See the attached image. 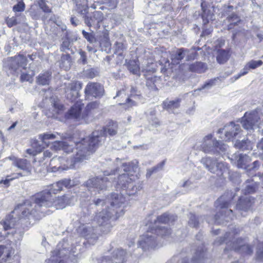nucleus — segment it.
Instances as JSON below:
<instances>
[{"mask_svg": "<svg viewBox=\"0 0 263 263\" xmlns=\"http://www.w3.org/2000/svg\"><path fill=\"white\" fill-rule=\"evenodd\" d=\"M138 163L136 160L128 163H123L120 167L110 173L107 171H104L103 177H93L88 179L85 182L84 185L92 195H96L97 193H103L111 185L110 180L111 178L109 179L107 176L115 175L116 173H121L123 170L128 173H123L119 175L117 188L122 190V191H125V194L128 196L134 195L138 190L141 189L140 185L137 187L135 184V179L137 177V175L134 176L132 174L137 171Z\"/></svg>", "mask_w": 263, "mask_h": 263, "instance_id": "f257e3e1", "label": "nucleus"}, {"mask_svg": "<svg viewBox=\"0 0 263 263\" xmlns=\"http://www.w3.org/2000/svg\"><path fill=\"white\" fill-rule=\"evenodd\" d=\"M189 224L191 227L197 228L199 225V221L198 218L196 216L192 213L190 214V220L189 221Z\"/></svg>", "mask_w": 263, "mask_h": 263, "instance_id": "6e6d98bb", "label": "nucleus"}, {"mask_svg": "<svg viewBox=\"0 0 263 263\" xmlns=\"http://www.w3.org/2000/svg\"><path fill=\"white\" fill-rule=\"evenodd\" d=\"M159 81L158 78L155 76H153L148 78L146 80V86L152 90H157L156 85L158 82Z\"/></svg>", "mask_w": 263, "mask_h": 263, "instance_id": "a19ab883", "label": "nucleus"}, {"mask_svg": "<svg viewBox=\"0 0 263 263\" xmlns=\"http://www.w3.org/2000/svg\"><path fill=\"white\" fill-rule=\"evenodd\" d=\"M84 75L87 78L93 79L99 74V71L97 68H88L84 70Z\"/></svg>", "mask_w": 263, "mask_h": 263, "instance_id": "37998d69", "label": "nucleus"}, {"mask_svg": "<svg viewBox=\"0 0 263 263\" xmlns=\"http://www.w3.org/2000/svg\"><path fill=\"white\" fill-rule=\"evenodd\" d=\"M181 99H177L172 101H165L163 102L164 108L170 112L175 113V109L180 107Z\"/></svg>", "mask_w": 263, "mask_h": 263, "instance_id": "cd10ccee", "label": "nucleus"}, {"mask_svg": "<svg viewBox=\"0 0 263 263\" xmlns=\"http://www.w3.org/2000/svg\"><path fill=\"white\" fill-rule=\"evenodd\" d=\"M25 8V3L22 0L18 1V3L13 7V11L15 12L24 11Z\"/></svg>", "mask_w": 263, "mask_h": 263, "instance_id": "603ef678", "label": "nucleus"}, {"mask_svg": "<svg viewBox=\"0 0 263 263\" xmlns=\"http://www.w3.org/2000/svg\"><path fill=\"white\" fill-rule=\"evenodd\" d=\"M165 161H163L162 162L158 164L156 166L151 168V170L152 171L153 173H156L158 171L162 170Z\"/></svg>", "mask_w": 263, "mask_h": 263, "instance_id": "0e129e2a", "label": "nucleus"}, {"mask_svg": "<svg viewBox=\"0 0 263 263\" xmlns=\"http://www.w3.org/2000/svg\"><path fill=\"white\" fill-rule=\"evenodd\" d=\"M234 196L233 193L230 192L224 194L218 198L215 202V205L220 211L215 215L212 221L208 219L207 222L209 223L214 222L217 224H223V221L227 222L232 220L233 217V211L231 209H228V208Z\"/></svg>", "mask_w": 263, "mask_h": 263, "instance_id": "423d86ee", "label": "nucleus"}, {"mask_svg": "<svg viewBox=\"0 0 263 263\" xmlns=\"http://www.w3.org/2000/svg\"><path fill=\"white\" fill-rule=\"evenodd\" d=\"M60 185L63 189V187L66 188H70L73 185V183L70 179L65 178L59 181Z\"/></svg>", "mask_w": 263, "mask_h": 263, "instance_id": "864d4df0", "label": "nucleus"}, {"mask_svg": "<svg viewBox=\"0 0 263 263\" xmlns=\"http://www.w3.org/2000/svg\"><path fill=\"white\" fill-rule=\"evenodd\" d=\"M260 119L259 112L257 110L246 112L241 119L242 125L245 129L251 132L258 128Z\"/></svg>", "mask_w": 263, "mask_h": 263, "instance_id": "f8f14e48", "label": "nucleus"}, {"mask_svg": "<svg viewBox=\"0 0 263 263\" xmlns=\"http://www.w3.org/2000/svg\"><path fill=\"white\" fill-rule=\"evenodd\" d=\"M242 130L239 124L234 123L233 122L224 126L223 128L218 129V134L224 133V137H220L225 140H230L241 135Z\"/></svg>", "mask_w": 263, "mask_h": 263, "instance_id": "4468645a", "label": "nucleus"}, {"mask_svg": "<svg viewBox=\"0 0 263 263\" xmlns=\"http://www.w3.org/2000/svg\"><path fill=\"white\" fill-rule=\"evenodd\" d=\"M50 198V195L48 193H43L38 199V202L33 203L34 209L30 210L28 209L27 210L22 208L23 210L22 212V215L20 217L21 224L27 223L31 224V220L37 219L41 217V215L39 209L43 207L50 208L54 207L55 209H62L66 205L71 203V198L69 195H64L59 196L56 198Z\"/></svg>", "mask_w": 263, "mask_h": 263, "instance_id": "7ed1b4c3", "label": "nucleus"}, {"mask_svg": "<svg viewBox=\"0 0 263 263\" xmlns=\"http://www.w3.org/2000/svg\"><path fill=\"white\" fill-rule=\"evenodd\" d=\"M99 43L101 47L109 48L111 44L109 38L108 32L106 30L102 33V35L99 37Z\"/></svg>", "mask_w": 263, "mask_h": 263, "instance_id": "c9c22d12", "label": "nucleus"}, {"mask_svg": "<svg viewBox=\"0 0 263 263\" xmlns=\"http://www.w3.org/2000/svg\"><path fill=\"white\" fill-rule=\"evenodd\" d=\"M71 44L72 42L70 41V39L66 37L61 45L60 50L62 52H65L67 50H70Z\"/></svg>", "mask_w": 263, "mask_h": 263, "instance_id": "de8ad7c7", "label": "nucleus"}, {"mask_svg": "<svg viewBox=\"0 0 263 263\" xmlns=\"http://www.w3.org/2000/svg\"><path fill=\"white\" fill-rule=\"evenodd\" d=\"M189 50L183 48L178 49L171 55L172 62L178 64L187 54Z\"/></svg>", "mask_w": 263, "mask_h": 263, "instance_id": "bb28decb", "label": "nucleus"}, {"mask_svg": "<svg viewBox=\"0 0 263 263\" xmlns=\"http://www.w3.org/2000/svg\"><path fill=\"white\" fill-rule=\"evenodd\" d=\"M138 245L143 250H146L149 248H155L158 246L157 239L156 234L151 228V231H148L139 241Z\"/></svg>", "mask_w": 263, "mask_h": 263, "instance_id": "2eb2a0df", "label": "nucleus"}, {"mask_svg": "<svg viewBox=\"0 0 263 263\" xmlns=\"http://www.w3.org/2000/svg\"><path fill=\"white\" fill-rule=\"evenodd\" d=\"M119 0H106V3L111 8H115L117 7Z\"/></svg>", "mask_w": 263, "mask_h": 263, "instance_id": "338daca9", "label": "nucleus"}, {"mask_svg": "<svg viewBox=\"0 0 263 263\" xmlns=\"http://www.w3.org/2000/svg\"><path fill=\"white\" fill-rule=\"evenodd\" d=\"M48 1L47 0H39L38 4L40 8L43 10V11L46 13L51 12V9L47 5Z\"/></svg>", "mask_w": 263, "mask_h": 263, "instance_id": "09e8293b", "label": "nucleus"}, {"mask_svg": "<svg viewBox=\"0 0 263 263\" xmlns=\"http://www.w3.org/2000/svg\"><path fill=\"white\" fill-rule=\"evenodd\" d=\"M256 259L258 261H263V242L260 243L258 245L256 253Z\"/></svg>", "mask_w": 263, "mask_h": 263, "instance_id": "3c124183", "label": "nucleus"}, {"mask_svg": "<svg viewBox=\"0 0 263 263\" xmlns=\"http://www.w3.org/2000/svg\"><path fill=\"white\" fill-rule=\"evenodd\" d=\"M103 87L98 83H89L85 89V97L90 99L91 97L100 98L103 95Z\"/></svg>", "mask_w": 263, "mask_h": 263, "instance_id": "f3484780", "label": "nucleus"}, {"mask_svg": "<svg viewBox=\"0 0 263 263\" xmlns=\"http://www.w3.org/2000/svg\"><path fill=\"white\" fill-rule=\"evenodd\" d=\"M238 232L233 231L227 232L223 237H217L214 242L215 246H219L225 242L227 247L224 249L234 250L242 254L251 255L253 253L252 247L247 243L246 238H236Z\"/></svg>", "mask_w": 263, "mask_h": 263, "instance_id": "20e7f679", "label": "nucleus"}, {"mask_svg": "<svg viewBox=\"0 0 263 263\" xmlns=\"http://www.w3.org/2000/svg\"><path fill=\"white\" fill-rule=\"evenodd\" d=\"M216 81V79L214 80H211L208 82L205 83L203 86L200 89V90L203 89L204 88H209L211 87L215 84V82Z\"/></svg>", "mask_w": 263, "mask_h": 263, "instance_id": "774afa93", "label": "nucleus"}, {"mask_svg": "<svg viewBox=\"0 0 263 263\" xmlns=\"http://www.w3.org/2000/svg\"><path fill=\"white\" fill-rule=\"evenodd\" d=\"M201 7L202 10V18L203 20V23L204 25L207 24L209 23V17L210 14V11L206 10V4L204 2H202L201 4Z\"/></svg>", "mask_w": 263, "mask_h": 263, "instance_id": "c03bdc74", "label": "nucleus"}, {"mask_svg": "<svg viewBox=\"0 0 263 263\" xmlns=\"http://www.w3.org/2000/svg\"><path fill=\"white\" fill-rule=\"evenodd\" d=\"M82 84L79 81L69 83L65 90L67 98L73 101L78 98L79 91L82 88Z\"/></svg>", "mask_w": 263, "mask_h": 263, "instance_id": "412c9836", "label": "nucleus"}, {"mask_svg": "<svg viewBox=\"0 0 263 263\" xmlns=\"http://www.w3.org/2000/svg\"><path fill=\"white\" fill-rule=\"evenodd\" d=\"M79 54H80V57L78 60V62L83 65L87 64V57L86 52L81 49L79 51Z\"/></svg>", "mask_w": 263, "mask_h": 263, "instance_id": "5fc2aeb1", "label": "nucleus"}, {"mask_svg": "<svg viewBox=\"0 0 263 263\" xmlns=\"http://www.w3.org/2000/svg\"><path fill=\"white\" fill-rule=\"evenodd\" d=\"M97 229L90 225H83L80 227L78 232L87 240V242L93 245L99 237V233Z\"/></svg>", "mask_w": 263, "mask_h": 263, "instance_id": "dca6fc26", "label": "nucleus"}, {"mask_svg": "<svg viewBox=\"0 0 263 263\" xmlns=\"http://www.w3.org/2000/svg\"><path fill=\"white\" fill-rule=\"evenodd\" d=\"M114 48L115 53L123 57V52L126 49L127 47L123 43L117 42L114 45Z\"/></svg>", "mask_w": 263, "mask_h": 263, "instance_id": "79ce46f5", "label": "nucleus"}, {"mask_svg": "<svg viewBox=\"0 0 263 263\" xmlns=\"http://www.w3.org/2000/svg\"><path fill=\"white\" fill-rule=\"evenodd\" d=\"M55 138V135L53 134L46 133L44 134H41L39 136V139L40 141H38L39 143L43 146H44V148L46 146H48L49 142L47 141L49 139H54Z\"/></svg>", "mask_w": 263, "mask_h": 263, "instance_id": "f704fd0d", "label": "nucleus"}, {"mask_svg": "<svg viewBox=\"0 0 263 263\" xmlns=\"http://www.w3.org/2000/svg\"><path fill=\"white\" fill-rule=\"evenodd\" d=\"M152 215H149L146 218L147 219V223L146 225L149 224V227L152 226H159V224H166L170 222H173L175 220L176 216L174 215H170L167 213H165L160 216H159L157 218L152 219Z\"/></svg>", "mask_w": 263, "mask_h": 263, "instance_id": "a211bd4d", "label": "nucleus"}, {"mask_svg": "<svg viewBox=\"0 0 263 263\" xmlns=\"http://www.w3.org/2000/svg\"><path fill=\"white\" fill-rule=\"evenodd\" d=\"M14 219L13 218H8V217L3 222V226L4 230L7 231L11 230L14 227L13 223Z\"/></svg>", "mask_w": 263, "mask_h": 263, "instance_id": "8fccbe9b", "label": "nucleus"}, {"mask_svg": "<svg viewBox=\"0 0 263 263\" xmlns=\"http://www.w3.org/2000/svg\"><path fill=\"white\" fill-rule=\"evenodd\" d=\"M27 63V58L23 55H19L9 59L6 63V67L8 69L10 73L15 74L18 73L20 68L25 69Z\"/></svg>", "mask_w": 263, "mask_h": 263, "instance_id": "ddd939ff", "label": "nucleus"}, {"mask_svg": "<svg viewBox=\"0 0 263 263\" xmlns=\"http://www.w3.org/2000/svg\"><path fill=\"white\" fill-rule=\"evenodd\" d=\"M154 233L158 236L166 237L171 233V231L167 227L152 226L151 227Z\"/></svg>", "mask_w": 263, "mask_h": 263, "instance_id": "7c9ffc66", "label": "nucleus"}, {"mask_svg": "<svg viewBox=\"0 0 263 263\" xmlns=\"http://www.w3.org/2000/svg\"><path fill=\"white\" fill-rule=\"evenodd\" d=\"M71 64V57L69 54H62L61 58L60 65L65 70L70 68Z\"/></svg>", "mask_w": 263, "mask_h": 263, "instance_id": "4c0bfd02", "label": "nucleus"}, {"mask_svg": "<svg viewBox=\"0 0 263 263\" xmlns=\"http://www.w3.org/2000/svg\"><path fill=\"white\" fill-rule=\"evenodd\" d=\"M63 189L60 185V183L59 182V181L53 183L51 185H50L49 186H48V189L45 190L44 191H43L42 192H40V193H38L34 198V202L36 203L38 202V199L40 197V195H41L43 193H48L50 195V198H52L53 197V194H57L60 191H62Z\"/></svg>", "mask_w": 263, "mask_h": 263, "instance_id": "b1692460", "label": "nucleus"}, {"mask_svg": "<svg viewBox=\"0 0 263 263\" xmlns=\"http://www.w3.org/2000/svg\"><path fill=\"white\" fill-rule=\"evenodd\" d=\"M165 161H163L162 162L158 164L156 166L151 168V170L152 171L153 173H156L158 171L162 170Z\"/></svg>", "mask_w": 263, "mask_h": 263, "instance_id": "69168bd1", "label": "nucleus"}, {"mask_svg": "<svg viewBox=\"0 0 263 263\" xmlns=\"http://www.w3.org/2000/svg\"><path fill=\"white\" fill-rule=\"evenodd\" d=\"M257 148L259 152L260 158L263 160V138L257 143Z\"/></svg>", "mask_w": 263, "mask_h": 263, "instance_id": "680f3d73", "label": "nucleus"}, {"mask_svg": "<svg viewBox=\"0 0 263 263\" xmlns=\"http://www.w3.org/2000/svg\"><path fill=\"white\" fill-rule=\"evenodd\" d=\"M250 70V68L247 65V64L245 65L244 68L240 71V72L237 74V75H235L233 77V78L234 79V80H237L239 78H240L241 76H243L248 73L249 70Z\"/></svg>", "mask_w": 263, "mask_h": 263, "instance_id": "13d9d810", "label": "nucleus"}, {"mask_svg": "<svg viewBox=\"0 0 263 263\" xmlns=\"http://www.w3.org/2000/svg\"><path fill=\"white\" fill-rule=\"evenodd\" d=\"M254 199L250 197H246L239 199L236 205V210L242 216H246L247 213L252 210Z\"/></svg>", "mask_w": 263, "mask_h": 263, "instance_id": "6ab92c4d", "label": "nucleus"}, {"mask_svg": "<svg viewBox=\"0 0 263 263\" xmlns=\"http://www.w3.org/2000/svg\"><path fill=\"white\" fill-rule=\"evenodd\" d=\"M117 134V125L103 127L101 130H95L90 136L83 138L80 141L76 143V154L73 158H70L67 161V164L62 167L61 165H54L57 163H62L65 161L63 158H54L50 161V166L52 172L65 170L74 167V164L85 159L92 154L96 149L101 145L105 139L107 134L114 136Z\"/></svg>", "mask_w": 263, "mask_h": 263, "instance_id": "f03ea898", "label": "nucleus"}, {"mask_svg": "<svg viewBox=\"0 0 263 263\" xmlns=\"http://www.w3.org/2000/svg\"><path fill=\"white\" fill-rule=\"evenodd\" d=\"M189 69L191 72L202 73L206 69V66L205 63L200 62H196L189 66Z\"/></svg>", "mask_w": 263, "mask_h": 263, "instance_id": "2f4dec72", "label": "nucleus"}, {"mask_svg": "<svg viewBox=\"0 0 263 263\" xmlns=\"http://www.w3.org/2000/svg\"><path fill=\"white\" fill-rule=\"evenodd\" d=\"M10 159L13 160V165L23 170L24 174L21 173L22 176H26L30 173L31 166L29 162L25 159H19L13 157H10Z\"/></svg>", "mask_w": 263, "mask_h": 263, "instance_id": "4be33fe9", "label": "nucleus"}, {"mask_svg": "<svg viewBox=\"0 0 263 263\" xmlns=\"http://www.w3.org/2000/svg\"><path fill=\"white\" fill-rule=\"evenodd\" d=\"M127 253L125 250L118 248L112 253L113 261L114 263H124L126 261Z\"/></svg>", "mask_w": 263, "mask_h": 263, "instance_id": "393cba45", "label": "nucleus"}, {"mask_svg": "<svg viewBox=\"0 0 263 263\" xmlns=\"http://www.w3.org/2000/svg\"><path fill=\"white\" fill-rule=\"evenodd\" d=\"M227 20L230 24L228 26V30H231L234 28L238 23L241 22L240 18L235 14H232L228 16Z\"/></svg>", "mask_w": 263, "mask_h": 263, "instance_id": "58836bf2", "label": "nucleus"}, {"mask_svg": "<svg viewBox=\"0 0 263 263\" xmlns=\"http://www.w3.org/2000/svg\"><path fill=\"white\" fill-rule=\"evenodd\" d=\"M82 33L85 39L90 43L93 44L97 42L93 32H88L83 30Z\"/></svg>", "mask_w": 263, "mask_h": 263, "instance_id": "49530a36", "label": "nucleus"}, {"mask_svg": "<svg viewBox=\"0 0 263 263\" xmlns=\"http://www.w3.org/2000/svg\"><path fill=\"white\" fill-rule=\"evenodd\" d=\"M228 148L227 145L213 138L212 134H209L204 137L200 146L202 151L211 154L224 153L227 151Z\"/></svg>", "mask_w": 263, "mask_h": 263, "instance_id": "9d476101", "label": "nucleus"}, {"mask_svg": "<svg viewBox=\"0 0 263 263\" xmlns=\"http://www.w3.org/2000/svg\"><path fill=\"white\" fill-rule=\"evenodd\" d=\"M207 255L202 247L199 248L193 256L191 263H205ZM181 263H189L187 258H183Z\"/></svg>", "mask_w": 263, "mask_h": 263, "instance_id": "5701e85b", "label": "nucleus"}, {"mask_svg": "<svg viewBox=\"0 0 263 263\" xmlns=\"http://www.w3.org/2000/svg\"><path fill=\"white\" fill-rule=\"evenodd\" d=\"M67 246L66 242L59 243L55 249L51 252L50 258L46 261V263H76L74 252L69 251L67 249Z\"/></svg>", "mask_w": 263, "mask_h": 263, "instance_id": "1a4fd4ad", "label": "nucleus"}, {"mask_svg": "<svg viewBox=\"0 0 263 263\" xmlns=\"http://www.w3.org/2000/svg\"><path fill=\"white\" fill-rule=\"evenodd\" d=\"M52 147L55 151L63 150L66 153L72 152L73 149L72 146L67 144L66 142L56 141L52 143Z\"/></svg>", "mask_w": 263, "mask_h": 263, "instance_id": "a878e982", "label": "nucleus"}, {"mask_svg": "<svg viewBox=\"0 0 263 263\" xmlns=\"http://www.w3.org/2000/svg\"><path fill=\"white\" fill-rule=\"evenodd\" d=\"M98 263H114V262L111 257L104 256L98 260Z\"/></svg>", "mask_w": 263, "mask_h": 263, "instance_id": "e2e57ef3", "label": "nucleus"}, {"mask_svg": "<svg viewBox=\"0 0 263 263\" xmlns=\"http://www.w3.org/2000/svg\"><path fill=\"white\" fill-rule=\"evenodd\" d=\"M124 213L123 209L110 208L107 205V208L96 214L93 221L101 227L100 231L103 233H107L112 227V222L123 215Z\"/></svg>", "mask_w": 263, "mask_h": 263, "instance_id": "39448f33", "label": "nucleus"}, {"mask_svg": "<svg viewBox=\"0 0 263 263\" xmlns=\"http://www.w3.org/2000/svg\"><path fill=\"white\" fill-rule=\"evenodd\" d=\"M33 149H27L26 150V152L30 155L35 156L37 154V153L41 152L43 149L44 148V146L41 145L39 142L37 140H34L31 143Z\"/></svg>", "mask_w": 263, "mask_h": 263, "instance_id": "72a5a7b5", "label": "nucleus"}, {"mask_svg": "<svg viewBox=\"0 0 263 263\" xmlns=\"http://www.w3.org/2000/svg\"><path fill=\"white\" fill-rule=\"evenodd\" d=\"M92 203H89V207L85 206L83 208V212L85 216L89 215L91 212L89 211V209H93L94 206H104L106 205V208L109 204L110 208H114L116 209H120L122 206L124 207V204L125 202V198L122 194L119 195L117 193L111 194L110 196L104 198H97L93 199L92 200Z\"/></svg>", "mask_w": 263, "mask_h": 263, "instance_id": "6e6552de", "label": "nucleus"}, {"mask_svg": "<svg viewBox=\"0 0 263 263\" xmlns=\"http://www.w3.org/2000/svg\"><path fill=\"white\" fill-rule=\"evenodd\" d=\"M51 72L45 71L40 73L37 78V82L42 85H48L51 80Z\"/></svg>", "mask_w": 263, "mask_h": 263, "instance_id": "473e14b6", "label": "nucleus"}, {"mask_svg": "<svg viewBox=\"0 0 263 263\" xmlns=\"http://www.w3.org/2000/svg\"><path fill=\"white\" fill-rule=\"evenodd\" d=\"M25 231V229L24 228H23V230H21L20 229H17V230L14 231L13 230H12L11 233L12 235L15 236V237L17 239H20L22 237L24 234V232Z\"/></svg>", "mask_w": 263, "mask_h": 263, "instance_id": "bf43d9fd", "label": "nucleus"}, {"mask_svg": "<svg viewBox=\"0 0 263 263\" xmlns=\"http://www.w3.org/2000/svg\"><path fill=\"white\" fill-rule=\"evenodd\" d=\"M104 19L103 14L101 11H95L92 16H85L84 22L88 27H94L96 29H98L100 27V23Z\"/></svg>", "mask_w": 263, "mask_h": 263, "instance_id": "aec40b11", "label": "nucleus"}, {"mask_svg": "<svg viewBox=\"0 0 263 263\" xmlns=\"http://www.w3.org/2000/svg\"><path fill=\"white\" fill-rule=\"evenodd\" d=\"M234 146L236 148L242 151L251 150L253 148V143L247 139L241 141L237 140L234 144Z\"/></svg>", "mask_w": 263, "mask_h": 263, "instance_id": "c85d7f7f", "label": "nucleus"}, {"mask_svg": "<svg viewBox=\"0 0 263 263\" xmlns=\"http://www.w3.org/2000/svg\"><path fill=\"white\" fill-rule=\"evenodd\" d=\"M262 61L261 60L258 61H254L251 60V61L247 63V65H248L250 69H254L262 65Z\"/></svg>", "mask_w": 263, "mask_h": 263, "instance_id": "4d7b16f0", "label": "nucleus"}, {"mask_svg": "<svg viewBox=\"0 0 263 263\" xmlns=\"http://www.w3.org/2000/svg\"><path fill=\"white\" fill-rule=\"evenodd\" d=\"M251 161V158L246 154H239L238 158L237 160V166L239 168H247L250 167L249 165H247Z\"/></svg>", "mask_w": 263, "mask_h": 263, "instance_id": "c756f323", "label": "nucleus"}, {"mask_svg": "<svg viewBox=\"0 0 263 263\" xmlns=\"http://www.w3.org/2000/svg\"><path fill=\"white\" fill-rule=\"evenodd\" d=\"M22 175L21 173H16L13 174V177L12 178H10L9 176H7V178L4 180H2L1 181V183H3L5 185L8 186L9 185V183L11 180H12L13 179L15 178H18L19 176H22Z\"/></svg>", "mask_w": 263, "mask_h": 263, "instance_id": "052dcab7", "label": "nucleus"}, {"mask_svg": "<svg viewBox=\"0 0 263 263\" xmlns=\"http://www.w3.org/2000/svg\"><path fill=\"white\" fill-rule=\"evenodd\" d=\"M20 17H23L24 18V16H13L10 18H7L6 20V23L7 24V26L9 27H12L16 25L17 24L20 23V21L19 20V18Z\"/></svg>", "mask_w": 263, "mask_h": 263, "instance_id": "a18cd8bd", "label": "nucleus"}, {"mask_svg": "<svg viewBox=\"0 0 263 263\" xmlns=\"http://www.w3.org/2000/svg\"><path fill=\"white\" fill-rule=\"evenodd\" d=\"M200 162L209 171L219 177L222 176L228 171L227 163L218 162L215 158L204 157L201 159Z\"/></svg>", "mask_w": 263, "mask_h": 263, "instance_id": "9b49d317", "label": "nucleus"}, {"mask_svg": "<svg viewBox=\"0 0 263 263\" xmlns=\"http://www.w3.org/2000/svg\"><path fill=\"white\" fill-rule=\"evenodd\" d=\"M216 59L218 63H224L229 59L228 52L224 50H218L217 51Z\"/></svg>", "mask_w": 263, "mask_h": 263, "instance_id": "ea45409f", "label": "nucleus"}, {"mask_svg": "<svg viewBox=\"0 0 263 263\" xmlns=\"http://www.w3.org/2000/svg\"><path fill=\"white\" fill-rule=\"evenodd\" d=\"M127 68L133 74L140 75V68L138 61L136 60L129 61L127 63Z\"/></svg>", "mask_w": 263, "mask_h": 263, "instance_id": "e433bc0d", "label": "nucleus"}, {"mask_svg": "<svg viewBox=\"0 0 263 263\" xmlns=\"http://www.w3.org/2000/svg\"><path fill=\"white\" fill-rule=\"evenodd\" d=\"M84 104L81 102H77L68 110L66 116L67 119H71L81 123H88L93 119L90 110L97 108L99 103L97 101L92 102L88 104L85 109L82 112Z\"/></svg>", "mask_w": 263, "mask_h": 263, "instance_id": "0eeeda50", "label": "nucleus"}]
</instances>
